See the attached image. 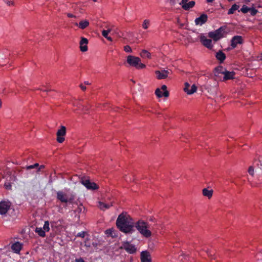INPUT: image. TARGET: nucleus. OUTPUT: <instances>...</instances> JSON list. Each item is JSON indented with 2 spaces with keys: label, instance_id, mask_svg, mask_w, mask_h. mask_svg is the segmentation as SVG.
<instances>
[{
  "label": "nucleus",
  "instance_id": "f03ea898",
  "mask_svg": "<svg viewBox=\"0 0 262 262\" xmlns=\"http://www.w3.org/2000/svg\"><path fill=\"white\" fill-rule=\"evenodd\" d=\"M134 227L136 228L139 233L146 238L151 236V232L150 230V226L148 224L143 220H140L137 222Z\"/></svg>",
  "mask_w": 262,
  "mask_h": 262
},
{
  "label": "nucleus",
  "instance_id": "bb28decb",
  "mask_svg": "<svg viewBox=\"0 0 262 262\" xmlns=\"http://www.w3.org/2000/svg\"><path fill=\"white\" fill-rule=\"evenodd\" d=\"M35 232L37 233L40 236L44 237L46 236L45 231L41 228L37 227L35 230Z\"/></svg>",
  "mask_w": 262,
  "mask_h": 262
},
{
  "label": "nucleus",
  "instance_id": "58836bf2",
  "mask_svg": "<svg viewBox=\"0 0 262 262\" xmlns=\"http://www.w3.org/2000/svg\"><path fill=\"white\" fill-rule=\"evenodd\" d=\"M110 32V30H103L102 32V35L106 38L108 36V34Z\"/></svg>",
  "mask_w": 262,
  "mask_h": 262
},
{
  "label": "nucleus",
  "instance_id": "b1692460",
  "mask_svg": "<svg viewBox=\"0 0 262 262\" xmlns=\"http://www.w3.org/2000/svg\"><path fill=\"white\" fill-rule=\"evenodd\" d=\"M140 56L143 58H151L150 53L146 50H143L140 53Z\"/></svg>",
  "mask_w": 262,
  "mask_h": 262
},
{
  "label": "nucleus",
  "instance_id": "4be33fe9",
  "mask_svg": "<svg viewBox=\"0 0 262 262\" xmlns=\"http://www.w3.org/2000/svg\"><path fill=\"white\" fill-rule=\"evenodd\" d=\"M74 25L76 26H79V27L81 29H84L89 25V22L86 20H82L80 21L79 24H78L77 23H75Z\"/></svg>",
  "mask_w": 262,
  "mask_h": 262
},
{
  "label": "nucleus",
  "instance_id": "8fccbe9b",
  "mask_svg": "<svg viewBox=\"0 0 262 262\" xmlns=\"http://www.w3.org/2000/svg\"><path fill=\"white\" fill-rule=\"evenodd\" d=\"M206 252H207V254L208 255V256H211L212 255V254H211V252H210V251H209V250H207V251H206Z\"/></svg>",
  "mask_w": 262,
  "mask_h": 262
},
{
  "label": "nucleus",
  "instance_id": "79ce46f5",
  "mask_svg": "<svg viewBox=\"0 0 262 262\" xmlns=\"http://www.w3.org/2000/svg\"><path fill=\"white\" fill-rule=\"evenodd\" d=\"M85 235V232L84 231H82V232L78 233L76 236L83 238V237H84Z\"/></svg>",
  "mask_w": 262,
  "mask_h": 262
},
{
  "label": "nucleus",
  "instance_id": "09e8293b",
  "mask_svg": "<svg viewBox=\"0 0 262 262\" xmlns=\"http://www.w3.org/2000/svg\"><path fill=\"white\" fill-rule=\"evenodd\" d=\"M67 16H68V17H74V18H76V16L75 15H73V14H71V13H68V14H67Z\"/></svg>",
  "mask_w": 262,
  "mask_h": 262
},
{
  "label": "nucleus",
  "instance_id": "f704fd0d",
  "mask_svg": "<svg viewBox=\"0 0 262 262\" xmlns=\"http://www.w3.org/2000/svg\"><path fill=\"white\" fill-rule=\"evenodd\" d=\"M248 172L250 175L253 176L254 174V169L253 166H250L248 170Z\"/></svg>",
  "mask_w": 262,
  "mask_h": 262
},
{
  "label": "nucleus",
  "instance_id": "4d7b16f0",
  "mask_svg": "<svg viewBox=\"0 0 262 262\" xmlns=\"http://www.w3.org/2000/svg\"><path fill=\"white\" fill-rule=\"evenodd\" d=\"M2 107V103L0 102V108Z\"/></svg>",
  "mask_w": 262,
  "mask_h": 262
},
{
  "label": "nucleus",
  "instance_id": "ddd939ff",
  "mask_svg": "<svg viewBox=\"0 0 262 262\" xmlns=\"http://www.w3.org/2000/svg\"><path fill=\"white\" fill-rule=\"evenodd\" d=\"M169 72L167 70H162L161 71H156L155 74L157 78L158 79H164L167 77L169 74Z\"/></svg>",
  "mask_w": 262,
  "mask_h": 262
},
{
  "label": "nucleus",
  "instance_id": "f3484780",
  "mask_svg": "<svg viewBox=\"0 0 262 262\" xmlns=\"http://www.w3.org/2000/svg\"><path fill=\"white\" fill-rule=\"evenodd\" d=\"M22 248V245L19 242H17L13 244L11 246L12 250L16 253H18Z\"/></svg>",
  "mask_w": 262,
  "mask_h": 262
},
{
  "label": "nucleus",
  "instance_id": "2f4dec72",
  "mask_svg": "<svg viewBox=\"0 0 262 262\" xmlns=\"http://www.w3.org/2000/svg\"><path fill=\"white\" fill-rule=\"evenodd\" d=\"M197 90V86L194 84L191 86V89L187 91V94L191 95L195 93Z\"/></svg>",
  "mask_w": 262,
  "mask_h": 262
},
{
  "label": "nucleus",
  "instance_id": "4c0bfd02",
  "mask_svg": "<svg viewBox=\"0 0 262 262\" xmlns=\"http://www.w3.org/2000/svg\"><path fill=\"white\" fill-rule=\"evenodd\" d=\"M39 166V164L38 163H35L33 165H29L26 167V168L27 170L33 169L34 168H36Z\"/></svg>",
  "mask_w": 262,
  "mask_h": 262
},
{
  "label": "nucleus",
  "instance_id": "412c9836",
  "mask_svg": "<svg viewBox=\"0 0 262 262\" xmlns=\"http://www.w3.org/2000/svg\"><path fill=\"white\" fill-rule=\"evenodd\" d=\"M113 205L112 203L108 204H105L102 202L99 201L98 202V207L102 210L104 211L110 208Z\"/></svg>",
  "mask_w": 262,
  "mask_h": 262
},
{
  "label": "nucleus",
  "instance_id": "a19ab883",
  "mask_svg": "<svg viewBox=\"0 0 262 262\" xmlns=\"http://www.w3.org/2000/svg\"><path fill=\"white\" fill-rule=\"evenodd\" d=\"M4 186H5V188L8 190L11 189V183L9 182H6L5 183Z\"/></svg>",
  "mask_w": 262,
  "mask_h": 262
},
{
  "label": "nucleus",
  "instance_id": "aec40b11",
  "mask_svg": "<svg viewBox=\"0 0 262 262\" xmlns=\"http://www.w3.org/2000/svg\"><path fill=\"white\" fill-rule=\"evenodd\" d=\"M215 57L221 63L223 62L226 59V55L222 51H219L217 52Z\"/></svg>",
  "mask_w": 262,
  "mask_h": 262
},
{
  "label": "nucleus",
  "instance_id": "864d4df0",
  "mask_svg": "<svg viewBox=\"0 0 262 262\" xmlns=\"http://www.w3.org/2000/svg\"><path fill=\"white\" fill-rule=\"evenodd\" d=\"M42 91L43 92H49V91H50V90L46 89V90H42Z\"/></svg>",
  "mask_w": 262,
  "mask_h": 262
},
{
  "label": "nucleus",
  "instance_id": "9d476101",
  "mask_svg": "<svg viewBox=\"0 0 262 262\" xmlns=\"http://www.w3.org/2000/svg\"><path fill=\"white\" fill-rule=\"evenodd\" d=\"M243 42V39L241 36H234L231 39V46L233 48H235L238 44H242Z\"/></svg>",
  "mask_w": 262,
  "mask_h": 262
},
{
  "label": "nucleus",
  "instance_id": "603ef678",
  "mask_svg": "<svg viewBox=\"0 0 262 262\" xmlns=\"http://www.w3.org/2000/svg\"><path fill=\"white\" fill-rule=\"evenodd\" d=\"M84 84H86V85H89L90 84V83L89 82V81H85L84 82Z\"/></svg>",
  "mask_w": 262,
  "mask_h": 262
},
{
  "label": "nucleus",
  "instance_id": "7ed1b4c3",
  "mask_svg": "<svg viewBox=\"0 0 262 262\" xmlns=\"http://www.w3.org/2000/svg\"><path fill=\"white\" fill-rule=\"evenodd\" d=\"M127 62L130 66L135 67L137 69H142L145 68L146 66L141 63V59L136 56L129 55L127 57Z\"/></svg>",
  "mask_w": 262,
  "mask_h": 262
},
{
  "label": "nucleus",
  "instance_id": "6ab92c4d",
  "mask_svg": "<svg viewBox=\"0 0 262 262\" xmlns=\"http://www.w3.org/2000/svg\"><path fill=\"white\" fill-rule=\"evenodd\" d=\"M155 94L159 98H161L163 96L165 97H167L169 96V92L168 91H165L163 93H162V91L158 88L156 90Z\"/></svg>",
  "mask_w": 262,
  "mask_h": 262
},
{
  "label": "nucleus",
  "instance_id": "a878e982",
  "mask_svg": "<svg viewBox=\"0 0 262 262\" xmlns=\"http://www.w3.org/2000/svg\"><path fill=\"white\" fill-rule=\"evenodd\" d=\"M226 69H225L222 66H218L215 68L213 71V73H220V74H224V72L226 71Z\"/></svg>",
  "mask_w": 262,
  "mask_h": 262
},
{
  "label": "nucleus",
  "instance_id": "473e14b6",
  "mask_svg": "<svg viewBox=\"0 0 262 262\" xmlns=\"http://www.w3.org/2000/svg\"><path fill=\"white\" fill-rule=\"evenodd\" d=\"M49 225H50V224H49V222L48 221H47L45 222V224H44V225L43 227V229L45 231H45L48 232L50 230Z\"/></svg>",
  "mask_w": 262,
  "mask_h": 262
},
{
  "label": "nucleus",
  "instance_id": "1a4fd4ad",
  "mask_svg": "<svg viewBox=\"0 0 262 262\" xmlns=\"http://www.w3.org/2000/svg\"><path fill=\"white\" fill-rule=\"evenodd\" d=\"M10 204L6 201H2L0 202V214L5 215L10 209Z\"/></svg>",
  "mask_w": 262,
  "mask_h": 262
},
{
  "label": "nucleus",
  "instance_id": "49530a36",
  "mask_svg": "<svg viewBox=\"0 0 262 262\" xmlns=\"http://www.w3.org/2000/svg\"><path fill=\"white\" fill-rule=\"evenodd\" d=\"M166 89H167V86L165 85H162L161 89L160 90L165 92V91H167Z\"/></svg>",
  "mask_w": 262,
  "mask_h": 262
},
{
  "label": "nucleus",
  "instance_id": "393cba45",
  "mask_svg": "<svg viewBox=\"0 0 262 262\" xmlns=\"http://www.w3.org/2000/svg\"><path fill=\"white\" fill-rule=\"evenodd\" d=\"M202 192L203 194L209 199L212 196L213 193L212 190H208L207 188L203 189Z\"/></svg>",
  "mask_w": 262,
  "mask_h": 262
},
{
  "label": "nucleus",
  "instance_id": "f8f14e48",
  "mask_svg": "<svg viewBox=\"0 0 262 262\" xmlns=\"http://www.w3.org/2000/svg\"><path fill=\"white\" fill-rule=\"evenodd\" d=\"M235 73L233 71H228L227 70L224 72L223 76L222 81H225L228 80H232L234 79Z\"/></svg>",
  "mask_w": 262,
  "mask_h": 262
},
{
  "label": "nucleus",
  "instance_id": "13d9d810",
  "mask_svg": "<svg viewBox=\"0 0 262 262\" xmlns=\"http://www.w3.org/2000/svg\"><path fill=\"white\" fill-rule=\"evenodd\" d=\"M125 180H126V181H128V180H127V178L125 179Z\"/></svg>",
  "mask_w": 262,
  "mask_h": 262
},
{
  "label": "nucleus",
  "instance_id": "4468645a",
  "mask_svg": "<svg viewBox=\"0 0 262 262\" xmlns=\"http://www.w3.org/2000/svg\"><path fill=\"white\" fill-rule=\"evenodd\" d=\"M200 41L201 43L206 48L211 49L212 47V40L210 39H207L204 36H201L200 37Z\"/></svg>",
  "mask_w": 262,
  "mask_h": 262
},
{
  "label": "nucleus",
  "instance_id": "2eb2a0df",
  "mask_svg": "<svg viewBox=\"0 0 262 262\" xmlns=\"http://www.w3.org/2000/svg\"><path fill=\"white\" fill-rule=\"evenodd\" d=\"M207 18L206 14H203L200 17L195 18V23L196 25L202 26L207 21Z\"/></svg>",
  "mask_w": 262,
  "mask_h": 262
},
{
  "label": "nucleus",
  "instance_id": "bf43d9fd",
  "mask_svg": "<svg viewBox=\"0 0 262 262\" xmlns=\"http://www.w3.org/2000/svg\"><path fill=\"white\" fill-rule=\"evenodd\" d=\"M94 2H96L97 0H93Z\"/></svg>",
  "mask_w": 262,
  "mask_h": 262
},
{
  "label": "nucleus",
  "instance_id": "6e6d98bb",
  "mask_svg": "<svg viewBox=\"0 0 262 262\" xmlns=\"http://www.w3.org/2000/svg\"><path fill=\"white\" fill-rule=\"evenodd\" d=\"M150 221H153V219H152V217H150Z\"/></svg>",
  "mask_w": 262,
  "mask_h": 262
},
{
  "label": "nucleus",
  "instance_id": "c03bdc74",
  "mask_svg": "<svg viewBox=\"0 0 262 262\" xmlns=\"http://www.w3.org/2000/svg\"><path fill=\"white\" fill-rule=\"evenodd\" d=\"M4 2L7 4L8 6H11L13 5V2L12 1H9L8 0H4Z\"/></svg>",
  "mask_w": 262,
  "mask_h": 262
},
{
  "label": "nucleus",
  "instance_id": "5701e85b",
  "mask_svg": "<svg viewBox=\"0 0 262 262\" xmlns=\"http://www.w3.org/2000/svg\"><path fill=\"white\" fill-rule=\"evenodd\" d=\"M195 4V3L193 1L188 2L185 5H183L182 8L185 10H188L190 8H193Z\"/></svg>",
  "mask_w": 262,
  "mask_h": 262
},
{
  "label": "nucleus",
  "instance_id": "e433bc0d",
  "mask_svg": "<svg viewBox=\"0 0 262 262\" xmlns=\"http://www.w3.org/2000/svg\"><path fill=\"white\" fill-rule=\"evenodd\" d=\"M124 50L125 52L127 53H131L132 52V50L130 46L126 45L124 47Z\"/></svg>",
  "mask_w": 262,
  "mask_h": 262
},
{
  "label": "nucleus",
  "instance_id": "a211bd4d",
  "mask_svg": "<svg viewBox=\"0 0 262 262\" xmlns=\"http://www.w3.org/2000/svg\"><path fill=\"white\" fill-rule=\"evenodd\" d=\"M253 164H255L256 166L260 169L261 171L260 174L262 176V156H259L257 157V159H255Z\"/></svg>",
  "mask_w": 262,
  "mask_h": 262
},
{
  "label": "nucleus",
  "instance_id": "de8ad7c7",
  "mask_svg": "<svg viewBox=\"0 0 262 262\" xmlns=\"http://www.w3.org/2000/svg\"><path fill=\"white\" fill-rule=\"evenodd\" d=\"M80 87L82 91H85L86 89V86L83 85L82 84L80 85Z\"/></svg>",
  "mask_w": 262,
  "mask_h": 262
},
{
  "label": "nucleus",
  "instance_id": "0eeeda50",
  "mask_svg": "<svg viewBox=\"0 0 262 262\" xmlns=\"http://www.w3.org/2000/svg\"><path fill=\"white\" fill-rule=\"evenodd\" d=\"M81 183L89 190H96L99 188V186L95 183L90 181L89 179H81Z\"/></svg>",
  "mask_w": 262,
  "mask_h": 262
},
{
  "label": "nucleus",
  "instance_id": "37998d69",
  "mask_svg": "<svg viewBox=\"0 0 262 262\" xmlns=\"http://www.w3.org/2000/svg\"><path fill=\"white\" fill-rule=\"evenodd\" d=\"M188 1L189 0H182L181 2L179 3V4L183 7V5H185Z\"/></svg>",
  "mask_w": 262,
  "mask_h": 262
},
{
  "label": "nucleus",
  "instance_id": "c85d7f7f",
  "mask_svg": "<svg viewBox=\"0 0 262 262\" xmlns=\"http://www.w3.org/2000/svg\"><path fill=\"white\" fill-rule=\"evenodd\" d=\"M105 234H106L107 236H110L112 237L116 236V234L114 232V230L113 229H107L105 231Z\"/></svg>",
  "mask_w": 262,
  "mask_h": 262
},
{
  "label": "nucleus",
  "instance_id": "a18cd8bd",
  "mask_svg": "<svg viewBox=\"0 0 262 262\" xmlns=\"http://www.w3.org/2000/svg\"><path fill=\"white\" fill-rule=\"evenodd\" d=\"M75 262H85L84 260V259L82 258H81V257L75 259Z\"/></svg>",
  "mask_w": 262,
  "mask_h": 262
},
{
  "label": "nucleus",
  "instance_id": "6e6552de",
  "mask_svg": "<svg viewBox=\"0 0 262 262\" xmlns=\"http://www.w3.org/2000/svg\"><path fill=\"white\" fill-rule=\"evenodd\" d=\"M66 134V128L64 126H61L60 129H58L57 132V140L59 143H62L64 141L63 137Z\"/></svg>",
  "mask_w": 262,
  "mask_h": 262
},
{
  "label": "nucleus",
  "instance_id": "c9c22d12",
  "mask_svg": "<svg viewBox=\"0 0 262 262\" xmlns=\"http://www.w3.org/2000/svg\"><path fill=\"white\" fill-rule=\"evenodd\" d=\"M252 16H254L256 14L258 11L255 8H250V10L249 11Z\"/></svg>",
  "mask_w": 262,
  "mask_h": 262
},
{
  "label": "nucleus",
  "instance_id": "c756f323",
  "mask_svg": "<svg viewBox=\"0 0 262 262\" xmlns=\"http://www.w3.org/2000/svg\"><path fill=\"white\" fill-rule=\"evenodd\" d=\"M150 24V21L149 19H145L142 24V28L144 29H147Z\"/></svg>",
  "mask_w": 262,
  "mask_h": 262
},
{
  "label": "nucleus",
  "instance_id": "3c124183",
  "mask_svg": "<svg viewBox=\"0 0 262 262\" xmlns=\"http://www.w3.org/2000/svg\"><path fill=\"white\" fill-rule=\"evenodd\" d=\"M106 38L110 41H112V38L110 36H107Z\"/></svg>",
  "mask_w": 262,
  "mask_h": 262
},
{
  "label": "nucleus",
  "instance_id": "5fc2aeb1",
  "mask_svg": "<svg viewBox=\"0 0 262 262\" xmlns=\"http://www.w3.org/2000/svg\"><path fill=\"white\" fill-rule=\"evenodd\" d=\"M214 0H207V2L208 3H211L213 1H214Z\"/></svg>",
  "mask_w": 262,
  "mask_h": 262
},
{
  "label": "nucleus",
  "instance_id": "f257e3e1",
  "mask_svg": "<svg viewBox=\"0 0 262 262\" xmlns=\"http://www.w3.org/2000/svg\"><path fill=\"white\" fill-rule=\"evenodd\" d=\"M116 225L117 227L123 232H132L134 227L133 220L128 215L120 214L116 221Z\"/></svg>",
  "mask_w": 262,
  "mask_h": 262
},
{
  "label": "nucleus",
  "instance_id": "dca6fc26",
  "mask_svg": "<svg viewBox=\"0 0 262 262\" xmlns=\"http://www.w3.org/2000/svg\"><path fill=\"white\" fill-rule=\"evenodd\" d=\"M88 40L83 37H82L80 41V50L81 52H86L88 51Z\"/></svg>",
  "mask_w": 262,
  "mask_h": 262
},
{
  "label": "nucleus",
  "instance_id": "9b49d317",
  "mask_svg": "<svg viewBox=\"0 0 262 262\" xmlns=\"http://www.w3.org/2000/svg\"><path fill=\"white\" fill-rule=\"evenodd\" d=\"M141 262H151V257L149 252L147 251H143L141 253Z\"/></svg>",
  "mask_w": 262,
  "mask_h": 262
},
{
  "label": "nucleus",
  "instance_id": "72a5a7b5",
  "mask_svg": "<svg viewBox=\"0 0 262 262\" xmlns=\"http://www.w3.org/2000/svg\"><path fill=\"white\" fill-rule=\"evenodd\" d=\"M250 8H249L246 5H243L242 8L241 9V11L243 13H247L249 11Z\"/></svg>",
  "mask_w": 262,
  "mask_h": 262
},
{
  "label": "nucleus",
  "instance_id": "cd10ccee",
  "mask_svg": "<svg viewBox=\"0 0 262 262\" xmlns=\"http://www.w3.org/2000/svg\"><path fill=\"white\" fill-rule=\"evenodd\" d=\"M239 6L236 4H234L232 6L231 8L228 10V14H233L235 11L237 10L239 8Z\"/></svg>",
  "mask_w": 262,
  "mask_h": 262
},
{
  "label": "nucleus",
  "instance_id": "423d86ee",
  "mask_svg": "<svg viewBox=\"0 0 262 262\" xmlns=\"http://www.w3.org/2000/svg\"><path fill=\"white\" fill-rule=\"evenodd\" d=\"M57 199L62 203L71 202L74 199V196L71 195L70 197L62 191L57 192Z\"/></svg>",
  "mask_w": 262,
  "mask_h": 262
},
{
  "label": "nucleus",
  "instance_id": "7c9ffc66",
  "mask_svg": "<svg viewBox=\"0 0 262 262\" xmlns=\"http://www.w3.org/2000/svg\"><path fill=\"white\" fill-rule=\"evenodd\" d=\"M214 76L215 77L214 80L215 81H222L223 74L215 73H213Z\"/></svg>",
  "mask_w": 262,
  "mask_h": 262
},
{
  "label": "nucleus",
  "instance_id": "ea45409f",
  "mask_svg": "<svg viewBox=\"0 0 262 262\" xmlns=\"http://www.w3.org/2000/svg\"><path fill=\"white\" fill-rule=\"evenodd\" d=\"M190 87V84L188 82H186L185 83V87L184 88V91L187 93V91H189Z\"/></svg>",
  "mask_w": 262,
  "mask_h": 262
},
{
  "label": "nucleus",
  "instance_id": "39448f33",
  "mask_svg": "<svg viewBox=\"0 0 262 262\" xmlns=\"http://www.w3.org/2000/svg\"><path fill=\"white\" fill-rule=\"evenodd\" d=\"M121 249L125 250L128 253L133 254L137 252V247L135 245L130 244L129 242L124 241L122 242L120 247Z\"/></svg>",
  "mask_w": 262,
  "mask_h": 262
},
{
  "label": "nucleus",
  "instance_id": "20e7f679",
  "mask_svg": "<svg viewBox=\"0 0 262 262\" xmlns=\"http://www.w3.org/2000/svg\"><path fill=\"white\" fill-rule=\"evenodd\" d=\"M226 29V26H222L214 31L209 32L208 36L214 41H217L223 37V34L225 32Z\"/></svg>",
  "mask_w": 262,
  "mask_h": 262
}]
</instances>
